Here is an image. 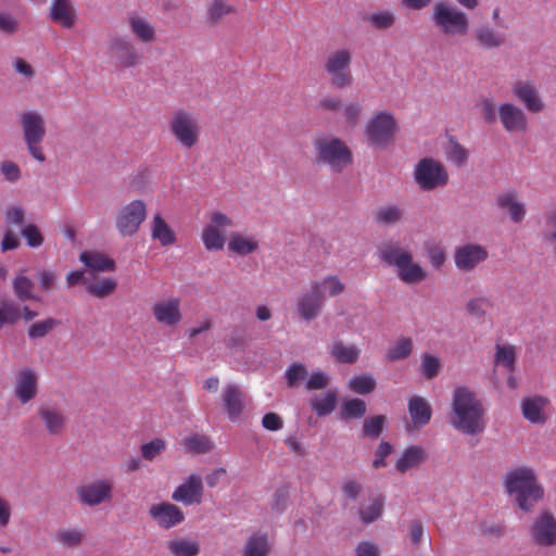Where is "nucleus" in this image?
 Instances as JSON below:
<instances>
[{"mask_svg": "<svg viewBox=\"0 0 556 556\" xmlns=\"http://www.w3.org/2000/svg\"><path fill=\"white\" fill-rule=\"evenodd\" d=\"M448 422L464 435H479L485 430L486 409L473 390L465 386L454 389Z\"/></svg>", "mask_w": 556, "mask_h": 556, "instance_id": "obj_1", "label": "nucleus"}, {"mask_svg": "<svg viewBox=\"0 0 556 556\" xmlns=\"http://www.w3.org/2000/svg\"><path fill=\"white\" fill-rule=\"evenodd\" d=\"M413 351V341L410 338H400L387 351L386 357L390 362H396L407 358Z\"/></svg>", "mask_w": 556, "mask_h": 556, "instance_id": "obj_50", "label": "nucleus"}, {"mask_svg": "<svg viewBox=\"0 0 556 556\" xmlns=\"http://www.w3.org/2000/svg\"><path fill=\"white\" fill-rule=\"evenodd\" d=\"M444 154L446 160L457 167L466 166L469 159L468 149L462 146L455 137L448 138Z\"/></svg>", "mask_w": 556, "mask_h": 556, "instance_id": "obj_42", "label": "nucleus"}, {"mask_svg": "<svg viewBox=\"0 0 556 556\" xmlns=\"http://www.w3.org/2000/svg\"><path fill=\"white\" fill-rule=\"evenodd\" d=\"M21 318V307L11 300L0 302V329L7 325L13 326Z\"/></svg>", "mask_w": 556, "mask_h": 556, "instance_id": "obj_52", "label": "nucleus"}, {"mask_svg": "<svg viewBox=\"0 0 556 556\" xmlns=\"http://www.w3.org/2000/svg\"><path fill=\"white\" fill-rule=\"evenodd\" d=\"M166 548L172 556H198L201 551L200 543L188 538H175L166 543Z\"/></svg>", "mask_w": 556, "mask_h": 556, "instance_id": "obj_39", "label": "nucleus"}, {"mask_svg": "<svg viewBox=\"0 0 556 556\" xmlns=\"http://www.w3.org/2000/svg\"><path fill=\"white\" fill-rule=\"evenodd\" d=\"M427 459V452L419 445H410L404 450L401 457L395 464V468L401 473H405L410 469L417 468Z\"/></svg>", "mask_w": 556, "mask_h": 556, "instance_id": "obj_34", "label": "nucleus"}, {"mask_svg": "<svg viewBox=\"0 0 556 556\" xmlns=\"http://www.w3.org/2000/svg\"><path fill=\"white\" fill-rule=\"evenodd\" d=\"M79 261L91 271H110L115 268V263L105 254L97 251H83Z\"/></svg>", "mask_w": 556, "mask_h": 556, "instance_id": "obj_36", "label": "nucleus"}, {"mask_svg": "<svg viewBox=\"0 0 556 556\" xmlns=\"http://www.w3.org/2000/svg\"><path fill=\"white\" fill-rule=\"evenodd\" d=\"M46 430L51 435H59L65 427L63 413L54 407H41L38 412Z\"/></svg>", "mask_w": 556, "mask_h": 556, "instance_id": "obj_35", "label": "nucleus"}, {"mask_svg": "<svg viewBox=\"0 0 556 556\" xmlns=\"http://www.w3.org/2000/svg\"><path fill=\"white\" fill-rule=\"evenodd\" d=\"M511 92L528 112L541 113L545 110V102L533 80L518 79L511 85Z\"/></svg>", "mask_w": 556, "mask_h": 556, "instance_id": "obj_17", "label": "nucleus"}, {"mask_svg": "<svg viewBox=\"0 0 556 556\" xmlns=\"http://www.w3.org/2000/svg\"><path fill=\"white\" fill-rule=\"evenodd\" d=\"M494 363L505 367L508 371L515 370L516 348L511 344H496Z\"/></svg>", "mask_w": 556, "mask_h": 556, "instance_id": "obj_48", "label": "nucleus"}, {"mask_svg": "<svg viewBox=\"0 0 556 556\" xmlns=\"http://www.w3.org/2000/svg\"><path fill=\"white\" fill-rule=\"evenodd\" d=\"M366 403L361 399H350L342 403L340 407V418L342 420L359 419L366 414Z\"/></svg>", "mask_w": 556, "mask_h": 556, "instance_id": "obj_47", "label": "nucleus"}, {"mask_svg": "<svg viewBox=\"0 0 556 556\" xmlns=\"http://www.w3.org/2000/svg\"><path fill=\"white\" fill-rule=\"evenodd\" d=\"M504 485L517 506L525 511H530L544 494L534 470L527 466L509 470L505 475Z\"/></svg>", "mask_w": 556, "mask_h": 556, "instance_id": "obj_2", "label": "nucleus"}, {"mask_svg": "<svg viewBox=\"0 0 556 556\" xmlns=\"http://www.w3.org/2000/svg\"><path fill=\"white\" fill-rule=\"evenodd\" d=\"M13 388L15 397L26 404L36 397L38 393V375L36 370L28 366L20 367L13 377Z\"/></svg>", "mask_w": 556, "mask_h": 556, "instance_id": "obj_19", "label": "nucleus"}, {"mask_svg": "<svg viewBox=\"0 0 556 556\" xmlns=\"http://www.w3.org/2000/svg\"><path fill=\"white\" fill-rule=\"evenodd\" d=\"M227 247L229 252L239 256H247L257 251L260 242L254 236L236 231L229 236Z\"/></svg>", "mask_w": 556, "mask_h": 556, "instance_id": "obj_32", "label": "nucleus"}, {"mask_svg": "<svg viewBox=\"0 0 556 556\" xmlns=\"http://www.w3.org/2000/svg\"><path fill=\"white\" fill-rule=\"evenodd\" d=\"M414 180L424 191L444 187L448 181L446 167L433 157L419 160L413 170Z\"/></svg>", "mask_w": 556, "mask_h": 556, "instance_id": "obj_10", "label": "nucleus"}, {"mask_svg": "<svg viewBox=\"0 0 556 556\" xmlns=\"http://www.w3.org/2000/svg\"><path fill=\"white\" fill-rule=\"evenodd\" d=\"M85 533L79 529H62L55 534V540L59 544L67 548H74L81 544Z\"/></svg>", "mask_w": 556, "mask_h": 556, "instance_id": "obj_53", "label": "nucleus"}, {"mask_svg": "<svg viewBox=\"0 0 556 556\" xmlns=\"http://www.w3.org/2000/svg\"><path fill=\"white\" fill-rule=\"evenodd\" d=\"M18 122L29 155L40 163L45 162L46 155L41 144L47 135V128L43 115L37 110H27L20 114Z\"/></svg>", "mask_w": 556, "mask_h": 556, "instance_id": "obj_6", "label": "nucleus"}, {"mask_svg": "<svg viewBox=\"0 0 556 556\" xmlns=\"http://www.w3.org/2000/svg\"><path fill=\"white\" fill-rule=\"evenodd\" d=\"M223 406L229 420L241 419L248 401L242 390L233 383L226 384L222 391Z\"/></svg>", "mask_w": 556, "mask_h": 556, "instance_id": "obj_21", "label": "nucleus"}, {"mask_svg": "<svg viewBox=\"0 0 556 556\" xmlns=\"http://www.w3.org/2000/svg\"><path fill=\"white\" fill-rule=\"evenodd\" d=\"M12 287L20 301H39V296L34 292L35 283L26 276V269L21 270L14 277Z\"/></svg>", "mask_w": 556, "mask_h": 556, "instance_id": "obj_38", "label": "nucleus"}, {"mask_svg": "<svg viewBox=\"0 0 556 556\" xmlns=\"http://www.w3.org/2000/svg\"><path fill=\"white\" fill-rule=\"evenodd\" d=\"M399 130L394 115L387 111H376L365 125V135L370 146L384 149L394 139Z\"/></svg>", "mask_w": 556, "mask_h": 556, "instance_id": "obj_8", "label": "nucleus"}, {"mask_svg": "<svg viewBox=\"0 0 556 556\" xmlns=\"http://www.w3.org/2000/svg\"><path fill=\"white\" fill-rule=\"evenodd\" d=\"M441 368V362L439 357L431 355L429 353H425L421 356V365H420V371L421 375L427 379L434 378Z\"/></svg>", "mask_w": 556, "mask_h": 556, "instance_id": "obj_61", "label": "nucleus"}, {"mask_svg": "<svg viewBox=\"0 0 556 556\" xmlns=\"http://www.w3.org/2000/svg\"><path fill=\"white\" fill-rule=\"evenodd\" d=\"M475 39L484 49H496L506 42L505 35L489 25L478 27L475 30Z\"/></svg>", "mask_w": 556, "mask_h": 556, "instance_id": "obj_37", "label": "nucleus"}, {"mask_svg": "<svg viewBox=\"0 0 556 556\" xmlns=\"http://www.w3.org/2000/svg\"><path fill=\"white\" fill-rule=\"evenodd\" d=\"M166 448V443L162 439H154L141 445V453L146 459L152 460Z\"/></svg>", "mask_w": 556, "mask_h": 556, "instance_id": "obj_64", "label": "nucleus"}, {"mask_svg": "<svg viewBox=\"0 0 556 556\" xmlns=\"http://www.w3.org/2000/svg\"><path fill=\"white\" fill-rule=\"evenodd\" d=\"M114 484L111 479L99 478L79 485L76 490L81 504L94 507L113 498Z\"/></svg>", "mask_w": 556, "mask_h": 556, "instance_id": "obj_14", "label": "nucleus"}, {"mask_svg": "<svg viewBox=\"0 0 556 556\" xmlns=\"http://www.w3.org/2000/svg\"><path fill=\"white\" fill-rule=\"evenodd\" d=\"M329 353L337 362L353 364L359 358L361 350L354 344H345L338 340L330 345Z\"/></svg>", "mask_w": 556, "mask_h": 556, "instance_id": "obj_40", "label": "nucleus"}, {"mask_svg": "<svg viewBox=\"0 0 556 556\" xmlns=\"http://www.w3.org/2000/svg\"><path fill=\"white\" fill-rule=\"evenodd\" d=\"M180 299L168 298L155 302L152 306V314L155 320L164 326L174 327L182 319Z\"/></svg>", "mask_w": 556, "mask_h": 556, "instance_id": "obj_23", "label": "nucleus"}, {"mask_svg": "<svg viewBox=\"0 0 556 556\" xmlns=\"http://www.w3.org/2000/svg\"><path fill=\"white\" fill-rule=\"evenodd\" d=\"M366 21L378 30H386L394 26L396 16L390 10H378L367 15Z\"/></svg>", "mask_w": 556, "mask_h": 556, "instance_id": "obj_51", "label": "nucleus"}, {"mask_svg": "<svg viewBox=\"0 0 556 556\" xmlns=\"http://www.w3.org/2000/svg\"><path fill=\"white\" fill-rule=\"evenodd\" d=\"M151 238L162 247H168L176 242V235L170 225L160 212L154 213L150 223Z\"/></svg>", "mask_w": 556, "mask_h": 556, "instance_id": "obj_31", "label": "nucleus"}, {"mask_svg": "<svg viewBox=\"0 0 556 556\" xmlns=\"http://www.w3.org/2000/svg\"><path fill=\"white\" fill-rule=\"evenodd\" d=\"M203 495V481L199 475H190L172 494V500L186 506L200 504Z\"/></svg>", "mask_w": 556, "mask_h": 556, "instance_id": "obj_22", "label": "nucleus"}, {"mask_svg": "<svg viewBox=\"0 0 556 556\" xmlns=\"http://www.w3.org/2000/svg\"><path fill=\"white\" fill-rule=\"evenodd\" d=\"M533 541L541 546L556 544V518L549 513H542L536 517L532 526Z\"/></svg>", "mask_w": 556, "mask_h": 556, "instance_id": "obj_25", "label": "nucleus"}, {"mask_svg": "<svg viewBox=\"0 0 556 556\" xmlns=\"http://www.w3.org/2000/svg\"><path fill=\"white\" fill-rule=\"evenodd\" d=\"M316 161L332 172L341 173L353 162V154L345 141L339 137L325 136L314 141Z\"/></svg>", "mask_w": 556, "mask_h": 556, "instance_id": "obj_5", "label": "nucleus"}, {"mask_svg": "<svg viewBox=\"0 0 556 556\" xmlns=\"http://www.w3.org/2000/svg\"><path fill=\"white\" fill-rule=\"evenodd\" d=\"M384 424L386 417L383 415H377L366 418L363 425L364 435L370 439L378 438L384 428Z\"/></svg>", "mask_w": 556, "mask_h": 556, "instance_id": "obj_60", "label": "nucleus"}, {"mask_svg": "<svg viewBox=\"0 0 556 556\" xmlns=\"http://www.w3.org/2000/svg\"><path fill=\"white\" fill-rule=\"evenodd\" d=\"M235 226L230 216L219 211L211 212L202 229L201 239L207 251H222L227 243V230Z\"/></svg>", "mask_w": 556, "mask_h": 556, "instance_id": "obj_11", "label": "nucleus"}, {"mask_svg": "<svg viewBox=\"0 0 556 556\" xmlns=\"http://www.w3.org/2000/svg\"><path fill=\"white\" fill-rule=\"evenodd\" d=\"M324 306L325 303L320 300V296L309 287L307 290L301 292L295 301L298 315L307 323L316 319L323 312Z\"/></svg>", "mask_w": 556, "mask_h": 556, "instance_id": "obj_26", "label": "nucleus"}, {"mask_svg": "<svg viewBox=\"0 0 556 556\" xmlns=\"http://www.w3.org/2000/svg\"><path fill=\"white\" fill-rule=\"evenodd\" d=\"M477 106L480 111L481 116L486 123L493 124L498 119L497 106L492 100L488 98L481 99L478 102Z\"/></svg>", "mask_w": 556, "mask_h": 556, "instance_id": "obj_63", "label": "nucleus"}, {"mask_svg": "<svg viewBox=\"0 0 556 556\" xmlns=\"http://www.w3.org/2000/svg\"><path fill=\"white\" fill-rule=\"evenodd\" d=\"M488 257V249L479 243H465L454 251V264L458 270L465 273L472 271Z\"/></svg>", "mask_w": 556, "mask_h": 556, "instance_id": "obj_18", "label": "nucleus"}, {"mask_svg": "<svg viewBox=\"0 0 556 556\" xmlns=\"http://www.w3.org/2000/svg\"><path fill=\"white\" fill-rule=\"evenodd\" d=\"M21 233L25 238L27 245L30 248H39L43 243V236L35 224H27L21 228Z\"/></svg>", "mask_w": 556, "mask_h": 556, "instance_id": "obj_62", "label": "nucleus"}, {"mask_svg": "<svg viewBox=\"0 0 556 556\" xmlns=\"http://www.w3.org/2000/svg\"><path fill=\"white\" fill-rule=\"evenodd\" d=\"M86 290L89 294L103 299L112 294L116 287L117 281L114 278H101L97 281H85Z\"/></svg>", "mask_w": 556, "mask_h": 556, "instance_id": "obj_46", "label": "nucleus"}, {"mask_svg": "<svg viewBox=\"0 0 556 556\" xmlns=\"http://www.w3.org/2000/svg\"><path fill=\"white\" fill-rule=\"evenodd\" d=\"M404 217V208L389 204L379 207L375 213V220L380 225L392 226L400 223Z\"/></svg>", "mask_w": 556, "mask_h": 556, "instance_id": "obj_45", "label": "nucleus"}, {"mask_svg": "<svg viewBox=\"0 0 556 556\" xmlns=\"http://www.w3.org/2000/svg\"><path fill=\"white\" fill-rule=\"evenodd\" d=\"M479 532L482 536L495 540L506 534V526L497 520H481L479 522Z\"/></svg>", "mask_w": 556, "mask_h": 556, "instance_id": "obj_54", "label": "nucleus"}, {"mask_svg": "<svg viewBox=\"0 0 556 556\" xmlns=\"http://www.w3.org/2000/svg\"><path fill=\"white\" fill-rule=\"evenodd\" d=\"M110 56L119 68H131L140 65L143 60L142 53L135 42L126 36H116L108 43Z\"/></svg>", "mask_w": 556, "mask_h": 556, "instance_id": "obj_13", "label": "nucleus"}, {"mask_svg": "<svg viewBox=\"0 0 556 556\" xmlns=\"http://www.w3.org/2000/svg\"><path fill=\"white\" fill-rule=\"evenodd\" d=\"M376 384L377 383H376L375 378L369 374L353 377L349 381L350 390H352L353 392H355L357 394L370 393L371 391L375 390Z\"/></svg>", "mask_w": 556, "mask_h": 556, "instance_id": "obj_57", "label": "nucleus"}, {"mask_svg": "<svg viewBox=\"0 0 556 556\" xmlns=\"http://www.w3.org/2000/svg\"><path fill=\"white\" fill-rule=\"evenodd\" d=\"M492 303L486 296L471 298L466 303L467 313L477 319L483 318L490 309Z\"/></svg>", "mask_w": 556, "mask_h": 556, "instance_id": "obj_56", "label": "nucleus"}, {"mask_svg": "<svg viewBox=\"0 0 556 556\" xmlns=\"http://www.w3.org/2000/svg\"><path fill=\"white\" fill-rule=\"evenodd\" d=\"M132 36L142 43H152L156 40V29L147 17L132 13L127 18Z\"/></svg>", "mask_w": 556, "mask_h": 556, "instance_id": "obj_29", "label": "nucleus"}, {"mask_svg": "<svg viewBox=\"0 0 556 556\" xmlns=\"http://www.w3.org/2000/svg\"><path fill=\"white\" fill-rule=\"evenodd\" d=\"M309 288L326 303L327 298H336L345 291V283L337 275H327L320 279L313 280Z\"/></svg>", "mask_w": 556, "mask_h": 556, "instance_id": "obj_28", "label": "nucleus"}, {"mask_svg": "<svg viewBox=\"0 0 556 556\" xmlns=\"http://www.w3.org/2000/svg\"><path fill=\"white\" fill-rule=\"evenodd\" d=\"M147 215V203L141 199H135L118 208L115 227L122 237H132L138 232Z\"/></svg>", "mask_w": 556, "mask_h": 556, "instance_id": "obj_12", "label": "nucleus"}, {"mask_svg": "<svg viewBox=\"0 0 556 556\" xmlns=\"http://www.w3.org/2000/svg\"><path fill=\"white\" fill-rule=\"evenodd\" d=\"M271 551L268 534L256 531L251 533L242 547V556H268Z\"/></svg>", "mask_w": 556, "mask_h": 556, "instance_id": "obj_33", "label": "nucleus"}, {"mask_svg": "<svg viewBox=\"0 0 556 556\" xmlns=\"http://www.w3.org/2000/svg\"><path fill=\"white\" fill-rule=\"evenodd\" d=\"M352 60L353 53L349 48L333 50L327 55L324 70L328 74L333 87L345 89L352 85Z\"/></svg>", "mask_w": 556, "mask_h": 556, "instance_id": "obj_9", "label": "nucleus"}, {"mask_svg": "<svg viewBox=\"0 0 556 556\" xmlns=\"http://www.w3.org/2000/svg\"><path fill=\"white\" fill-rule=\"evenodd\" d=\"M495 205L500 211L505 213L515 225L522 224L528 214L527 203L514 188L506 189L498 193L495 198Z\"/></svg>", "mask_w": 556, "mask_h": 556, "instance_id": "obj_16", "label": "nucleus"}, {"mask_svg": "<svg viewBox=\"0 0 556 556\" xmlns=\"http://www.w3.org/2000/svg\"><path fill=\"white\" fill-rule=\"evenodd\" d=\"M431 21L446 38L466 37L470 30L468 14L451 2L437 1L432 8Z\"/></svg>", "mask_w": 556, "mask_h": 556, "instance_id": "obj_4", "label": "nucleus"}, {"mask_svg": "<svg viewBox=\"0 0 556 556\" xmlns=\"http://www.w3.org/2000/svg\"><path fill=\"white\" fill-rule=\"evenodd\" d=\"M407 408L412 422L416 428H421L430 421L432 408L425 397L419 395L409 397Z\"/></svg>", "mask_w": 556, "mask_h": 556, "instance_id": "obj_30", "label": "nucleus"}, {"mask_svg": "<svg viewBox=\"0 0 556 556\" xmlns=\"http://www.w3.org/2000/svg\"><path fill=\"white\" fill-rule=\"evenodd\" d=\"M520 409L523 418L532 425H544L552 414L548 397L538 394L522 399Z\"/></svg>", "mask_w": 556, "mask_h": 556, "instance_id": "obj_20", "label": "nucleus"}, {"mask_svg": "<svg viewBox=\"0 0 556 556\" xmlns=\"http://www.w3.org/2000/svg\"><path fill=\"white\" fill-rule=\"evenodd\" d=\"M58 325L59 320L52 317L38 320L28 327L27 334L31 340L41 339L51 332Z\"/></svg>", "mask_w": 556, "mask_h": 556, "instance_id": "obj_55", "label": "nucleus"}, {"mask_svg": "<svg viewBox=\"0 0 556 556\" xmlns=\"http://www.w3.org/2000/svg\"><path fill=\"white\" fill-rule=\"evenodd\" d=\"M384 498L381 495H375L369 498L367 504L359 508V518L364 523H371L382 516Z\"/></svg>", "mask_w": 556, "mask_h": 556, "instance_id": "obj_44", "label": "nucleus"}, {"mask_svg": "<svg viewBox=\"0 0 556 556\" xmlns=\"http://www.w3.org/2000/svg\"><path fill=\"white\" fill-rule=\"evenodd\" d=\"M49 18L63 28L71 29L76 25L77 12L71 0H52L49 7Z\"/></svg>", "mask_w": 556, "mask_h": 556, "instance_id": "obj_27", "label": "nucleus"}, {"mask_svg": "<svg viewBox=\"0 0 556 556\" xmlns=\"http://www.w3.org/2000/svg\"><path fill=\"white\" fill-rule=\"evenodd\" d=\"M233 12L235 7L229 0H210L206 4V18L211 24L220 23Z\"/></svg>", "mask_w": 556, "mask_h": 556, "instance_id": "obj_41", "label": "nucleus"}, {"mask_svg": "<svg viewBox=\"0 0 556 556\" xmlns=\"http://www.w3.org/2000/svg\"><path fill=\"white\" fill-rule=\"evenodd\" d=\"M25 208L20 204H10L4 208L3 218L7 226L23 227L25 222Z\"/></svg>", "mask_w": 556, "mask_h": 556, "instance_id": "obj_58", "label": "nucleus"}, {"mask_svg": "<svg viewBox=\"0 0 556 556\" xmlns=\"http://www.w3.org/2000/svg\"><path fill=\"white\" fill-rule=\"evenodd\" d=\"M0 175L8 184H16L22 178V170L17 163L11 160L0 162Z\"/></svg>", "mask_w": 556, "mask_h": 556, "instance_id": "obj_59", "label": "nucleus"}, {"mask_svg": "<svg viewBox=\"0 0 556 556\" xmlns=\"http://www.w3.org/2000/svg\"><path fill=\"white\" fill-rule=\"evenodd\" d=\"M497 115L501 126L506 132L521 135L529 129V119L526 111L514 102H502L497 105Z\"/></svg>", "mask_w": 556, "mask_h": 556, "instance_id": "obj_15", "label": "nucleus"}, {"mask_svg": "<svg viewBox=\"0 0 556 556\" xmlns=\"http://www.w3.org/2000/svg\"><path fill=\"white\" fill-rule=\"evenodd\" d=\"M364 114V105L358 100L348 101L341 106V115L345 124L354 128L357 126Z\"/></svg>", "mask_w": 556, "mask_h": 556, "instance_id": "obj_49", "label": "nucleus"}, {"mask_svg": "<svg viewBox=\"0 0 556 556\" xmlns=\"http://www.w3.org/2000/svg\"><path fill=\"white\" fill-rule=\"evenodd\" d=\"M312 409L318 416H327L331 414L337 404V393L334 391H327L321 394L314 395L309 400Z\"/></svg>", "mask_w": 556, "mask_h": 556, "instance_id": "obj_43", "label": "nucleus"}, {"mask_svg": "<svg viewBox=\"0 0 556 556\" xmlns=\"http://www.w3.org/2000/svg\"><path fill=\"white\" fill-rule=\"evenodd\" d=\"M149 515L163 529L174 528L185 520L182 510L169 502L153 504Z\"/></svg>", "mask_w": 556, "mask_h": 556, "instance_id": "obj_24", "label": "nucleus"}, {"mask_svg": "<svg viewBox=\"0 0 556 556\" xmlns=\"http://www.w3.org/2000/svg\"><path fill=\"white\" fill-rule=\"evenodd\" d=\"M168 131L182 149H192L200 140L201 127L197 116L187 110H176L168 119Z\"/></svg>", "mask_w": 556, "mask_h": 556, "instance_id": "obj_7", "label": "nucleus"}, {"mask_svg": "<svg viewBox=\"0 0 556 556\" xmlns=\"http://www.w3.org/2000/svg\"><path fill=\"white\" fill-rule=\"evenodd\" d=\"M378 256L382 263L395 268L397 277L404 283H418L426 278L424 268L414 262L413 252L396 241L382 243L378 248Z\"/></svg>", "mask_w": 556, "mask_h": 556, "instance_id": "obj_3", "label": "nucleus"}]
</instances>
